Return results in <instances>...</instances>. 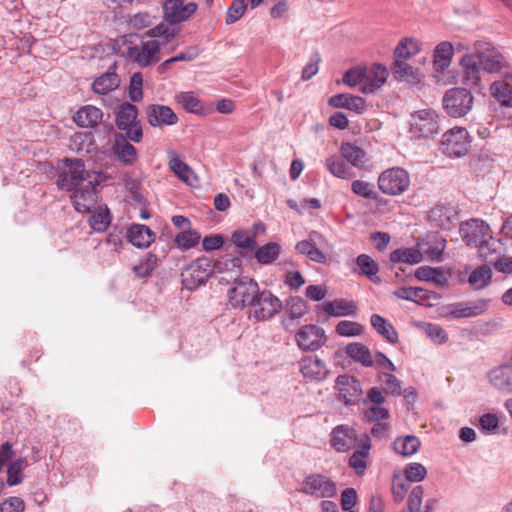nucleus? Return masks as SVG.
Instances as JSON below:
<instances>
[{"label":"nucleus","instance_id":"43","mask_svg":"<svg viewBox=\"0 0 512 512\" xmlns=\"http://www.w3.org/2000/svg\"><path fill=\"white\" fill-rule=\"evenodd\" d=\"M282 247L276 242H269L255 250L254 256L262 265L272 264L281 254Z\"/></svg>","mask_w":512,"mask_h":512},{"label":"nucleus","instance_id":"51","mask_svg":"<svg viewBox=\"0 0 512 512\" xmlns=\"http://www.w3.org/2000/svg\"><path fill=\"white\" fill-rule=\"evenodd\" d=\"M492 278V270L489 264L481 265L474 269L468 278V282L475 289H483L486 287Z\"/></svg>","mask_w":512,"mask_h":512},{"label":"nucleus","instance_id":"58","mask_svg":"<svg viewBox=\"0 0 512 512\" xmlns=\"http://www.w3.org/2000/svg\"><path fill=\"white\" fill-rule=\"evenodd\" d=\"M394 295L399 299L414 302L427 298L426 291L419 287H400L394 291Z\"/></svg>","mask_w":512,"mask_h":512},{"label":"nucleus","instance_id":"6","mask_svg":"<svg viewBox=\"0 0 512 512\" xmlns=\"http://www.w3.org/2000/svg\"><path fill=\"white\" fill-rule=\"evenodd\" d=\"M409 186L410 175L404 168L386 169L378 177V188L386 195H401L409 189Z\"/></svg>","mask_w":512,"mask_h":512},{"label":"nucleus","instance_id":"53","mask_svg":"<svg viewBox=\"0 0 512 512\" xmlns=\"http://www.w3.org/2000/svg\"><path fill=\"white\" fill-rule=\"evenodd\" d=\"M307 312V306L304 300L302 299H292L289 304L288 309V317L283 320V325L285 329H289L293 322L299 318H301L303 315H305Z\"/></svg>","mask_w":512,"mask_h":512},{"label":"nucleus","instance_id":"24","mask_svg":"<svg viewBox=\"0 0 512 512\" xmlns=\"http://www.w3.org/2000/svg\"><path fill=\"white\" fill-rule=\"evenodd\" d=\"M98 184L99 183L89 184L88 182L73 193L71 200L78 212L86 213L94 207L97 201L95 186Z\"/></svg>","mask_w":512,"mask_h":512},{"label":"nucleus","instance_id":"60","mask_svg":"<svg viewBox=\"0 0 512 512\" xmlns=\"http://www.w3.org/2000/svg\"><path fill=\"white\" fill-rule=\"evenodd\" d=\"M383 384V389L386 394L398 396L401 394V383L396 376L382 372L378 375Z\"/></svg>","mask_w":512,"mask_h":512},{"label":"nucleus","instance_id":"42","mask_svg":"<svg viewBox=\"0 0 512 512\" xmlns=\"http://www.w3.org/2000/svg\"><path fill=\"white\" fill-rule=\"evenodd\" d=\"M346 354L355 362L362 364L365 367L373 365V357L367 346L362 343H350L346 346Z\"/></svg>","mask_w":512,"mask_h":512},{"label":"nucleus","instance_id":"32","mask_svg":"<svg viewBox=\"0 0 512 512\" xmlns=\"http://www.w3.org/2000/svg\"><path fill=\"white\" fill-rule=\"evenodd\" d=\"M103 118V112L92 105H87L80 108L74 115V121L80 127L92 128L95 127Z\"/></svg>","mask_w":512,"mask_h":512},{"label":"nucleus","instance_id":"13","mask_svg":"<svg viewBox=\"0 0 512 512\" xmlns=\"http://www.w3.org/2000/svg\"><path fill=\"white\" fill-rule=\"evenodd\" d=\"M197 3L186 0H165L163 3L164 20L176 25L188 20L197 10Z\"/></svg>","mask_w":512,"mask_h":512},{"label":"nucleus","instance_id":"7","mask_svg":"<svg viewBox=\"0 0 512 512\" xmlns=\"http://www.w3.org/2000/svg\"><path fill=\"white\" fill-rule=\"evenodd\" d=\"M473 95L466 88H451L443 96L442 103L445 111L451 117H463L473 107Z\"/></svg>","mask_w":512,"mask_h":512},{"label":"nucleus","instance_id":"39","mask_svg":"<svg viewBox=\"0 0 512 512\" xmlns=\"http://www.w3.org/2000/svg\"><path fill=\"white\" fill-rule=\"evenodd\" d=\"M420 440L413 435L397 437L392 443V448L398 455L408 457L415 454L420 448Z\"/></svg>","mask_w":512,"mask_h":512},{"label":"nucleus","instance_id":"10","mask_svg":"<svg viewBox=\"0 0 512 512\" xmlns=\"http://www.w3.org/2000/svg\"><path fill=\"white\" fill-rule=\"evenodd\" d=\"M473 50L472 53L476 56L483 72L498 73L507 65L504 57L490 43L475 41Z\"/></svg>","mask_w":512,"mask_h":512},{"label":"nucleus","instance_id":"3","mask_svg":"<svg viewBox=\"0 0 512 512\" xmlns=\"http://www.w3.org/2000/svg\"><path fill=\"white\" fill-rule=\"evenodd\" d=\"M282 309V301L270 290H258L248 308L249 318L266 321L277 315Z\"/></svg>","mask_w":512,"mask_h":512},{"label":"nucleus","instance_id":"49","mask_svg":"<svg viewBox=\"0 0 512 512\" xmlns=\"http://www.w3.org/2000/svg\"><path fill=\"white\" fill-rule=\"evenodd\" d=\"M325 167L333 176L338 178L349 179L353 176L349 166L337 155L328 157L325 161Z\"/></svg>","mask_w":512,"mask_h":512},{"label":"nucleus","instance_id":"57","mask_svg":"<svg viewBox=\"0 0 512 512\" xmlns=\"http://www.w3.org/2000/svg\"><path fill=\"white\" fill-rule=\"evenodd\" d=\"M415 277L421 281H431L437 284H441L445 280L442 271L429 266H422L417 268L415 271Z\"/></svg>","mask_w":512,"mask_h":512},{"label":"nucleus","instance_id":"19","mask_svg":"<svg viewBox=\"0 0 512 512\" xmlns=\"http://www.w3.org/2000/svg\"><path fill=\"white\" fill-rule=\"evenodd\" d=\"M462 81L465 85L476 88L481 86L483 70L473 53H466L459 62Z\"/></svg>","mask_w":512,"mask_h":512},{"label":"nucleus","instance_id":"5","mask_svg":"<svg viewBox=\"0 0 512 512\" xmlns=\"http://www.w3.org/2000/svg\"><path fill=\"white\" fill-rule=\"evenodd\" d=\"M221 262L214 265L207 257L197 258L192 261L182 272V284L188 290H194L204 284L211 276L214 268L219 269Z\"/></svg>","mask_w":512,"mask_h":512},{"label":"nucleus","instance_id":"59","mask_svg":"<svg viewBox=\"0 0 512 512\" xmlns=\"http://www.w3.org/2000/svg\"><path fill=\"white\" fill-rule=\"evenodd\" d=\"M26 467L23 459L13 461L7 469V483L9 486H15L22 482L21 473Z\"/></svg>","mask_w":512,"mask_h":512},{"label":"nucleus","instance_id":"41","mask_svg":"<svg viewBox=\"0 0 512 512\" xmlns=\"http://www.w3.org/2000/svg\"><path fill=\"white\" fill-rule=\"evenodd\" d=\"M231 242L241 250L244 255L249 251H253L257 247L256 232L239 229L233 232Z\"/></svg>","mask_w":512,"mask_h":512},{"label":"nucleus","instance_id":"15","mask_svg":"<svg viewBox=\"0 0 512 512\" xmlns=\"http://www.w3.org/2000/svg\"><path fill=\"white\" fill-rule=\"evenodd\" d=\"M460 234L468 246L477 247L491 236V229L487 223L479 219H471L461 224Z\"/></svg>","mask_w":512,"mask_h":512},{"label":"nucleus","instance_id":"52","mask_svg":"<svg viewBox=\"0 0 512 512\" xmlns=\"http://www.w3.org/2000/svg\"><path fill=\"white\" fill-rule=\"evenodd\" d=\"M491 94L505 106L512 107V86L505 81H495L491 85Z\"/></svg>","mask_w":512,"mask_h":512},{"label":"nucleus","instance_id":"36","mask_svg":"<svg viewBox=\"0 0 512 512\" xmlns=\"http://www.w3.org/2000/svg\"><path fill=\"white\" fill-rule=\"evenodd\" d=\"M120 85V78L114 71H107L92 84V90L98 95H108L110 92L116 90Z\"/></svg>","mask_w":512,"mask_h":512},{"label":"nucleus","instance_id":"12","mask_svg":"<svg viewBox=\"0 0 512 512\" xmlns=\"http://www.w3.org/2000/svg\"><path fill=\"white\" fill-rule=\"evenodd\" d=\"M300 491L316 498H332L337 493L335 482L323 474L307 476Z\"/></svg>","mask_w":512,"mask_h":512},{"label":"nucleus","instance_id":"27","mask_svg":"<svg viewBox=\"0 0 512 512\" xmlns=\"http://www.w3.org/2000/svg\"><path fill=\"white\" fill-rule=\"evenodd\" d=\"M454 55V45L442 41L436 45L433 52V67L436 72L443 73L451 64Z\"/></svg>","mask_w":512,"mask_h":512},{"label":"nucleus","instance_id":"56","mask_svg":"<svg viewBox=\"0 0 512 512\" xmlns=\"http://www.w3.org/2000/svg\"><path fill=\"white\" fill-rule=\"evenodd\" d=\"M200 241V234L195 230H185L175 237V243L182 250L195 247Z\"/></svg>","mask_w":512,"mask_h":512},{"label":"nucleus","instance_id":"47","mask_svg":"<svg viewBox=\"0 0 512 512\" xmlns=\"http://www.w3.org/2000/svg\"><path fill=\"white\" fill-rule=\"evenodd\" d=\"M176 102L189 113L199 114L203 112V103L197 98L194 92H180L175 96Z\"/></svg>","mask_w":512,"mask_h":512},{"label":"nucleus","instance_id":"38","mask_svg":"<svg viewBox=\"0 0 512 512\" xmlns=\"http://www.w3.org/2000/svg\"><path fill=\"white\" fill-rule=\"evenodd\" d=\"M341 157L352 166L362 168L366 162V152L359 146L344 142L340 147Z\"/></svg>","mask_w":512,"mask_h":512},{"label":"nucleus","instance_id":"31","mask_svg":"<svg viewBox=\"0 0 512 512\" xmlns=\"http://www.w3.org/2000/svg\"><path fill=\"white\" fill-rule=\"evenodd\" d=\"M422 253L433 261H439L446 246V240L438 233L427 235L426 240L419 244Z\"/></svg>","mask_w":512,"mask_h":512},{"label":"nucleus","instance_id":"63","mask_svg":"<svg viewBox=\"0 0 512 512\" xmlns=\"http://www.w3.org/2000/svg\"><path fill=\"white\" fill-rule=\"evenodd\" d=\"M247 7V0H234L227 10L226 23L233 24L244 14Z\"/></svg>","mask_w":512,"mask_h":512},{"label":"nucleus","instance_id":"54","mask_svg":"<svg viewBox=\"0 0 512 512\" xmlns=\"http://www.w3.org/2000/svg\"><path fill=\"white\" fill-rule=\"evenodd\" d=\"M110 222L111 216L107 207H99L90 218V226L96 232H104L110 225Z\"/></svg>","mask_w":512,"mask_h":512},{"label":"nucleus","instance_id":"35","mask_svg":"<svg viewBox=\"0 0 512 512\" xmlns=\"http://www.w3.org/2000/svg\"><path fill=\"white\" fill-rule=\"evenodd\" d=\"M329 104L335 108H345L357 113L365 110V101L360 96L337 94L329 99Z\"/></svg>","mask_w":512,"mask_h":512},{"label":"nucleus","instance_id":"55","mask_svg":"<svg viewBox=\"0 0 512 512\" xmlns=\"http://www.w3.org/2000/svg\"><path fill=\"white\" fill-rule=\"evenodd\" d=\"M411 483L409 479L404 478L400 475H395L392 480V495L393 499L396 503H400L404 500Z\"/></svg>","mask_w":512,"mask_h":512},{"label":"nucleus","instance_id":"25","mask_svg":"<svg viewBox=\"0 0 512 512\" xmlns=\"http://www.w3.org/2000/svg\"><path fill=\"white\" fill-rule=\"evenodd\" d=\"M300 372L307 379L322 381L327 377L329 370L325 362L317 356H307L300 361Z\"/></svg>","mask_w":512,"mask_h":512},{"label":"nucleus","instance_id":"48","mask_svg":"<svg viewBox=\"0 0 512 512\" xmlns=\"http://www.w3.org/2000/svg\"><path fill=\"white\" fill-rule=\"evenodd\" d=\"M169 167L181 180L190 185L196 180L193 170L176 154L170 158Z\"/></svg>","mask_w":512,"mask_h":512},{"label":"nucleus","instance_id":"11","mask_svg":"<svg viewBox=\"0 0 512 512\" xmlns=\"http://www.w3.org/2000/svg\"><path fill=\"white\" fill-rule=\"evenodd\" d=\"M439 131V116L434 110L423 109L411 115L410 132L417 138L430 137Z\"/></svg>","mask_w":512,"mask_h":512},{"label":"nucleus","instance_id":"46","mask_svg":"<svg viewBox=\"0 0 512 512\" xmlns=\"http://www.w3.org/2000/svg\"><path fill=\"white\" fill-rule=\"evenodd\" d=\"M157 266V255L149 252L139 260L138 264L133 266L132 271L137 278H146L152 274Z\"/></svg>","mask_w":512,"mask_h":512},{"label":"nucleus","instance_id":"45","mask_svg":"<svg viewBox=\"0 0 512 512\" xmlns=\"http://www.w3.org/2000/svg\"><path fill=\"white\" fill-rule=\"evenodd\" d=\"M421 49V41L412 37L403 38L394 50L397 60H406L416 55Z\"/></svg>","mask_w":512,"mask_h":512},{"label":"nucleus","instance_id":"23","mask_svg":"<svg viewBox=\"0 0 512 512\" xmlns=\"http://www.w3.org/2000/svg\"><path fill=\"white\" fill-rule=\"evenodd\" d=\"M128 140L126 135L115 134L112 153L123 164L131 166L136 162L138 154L136 148Z\"/></svg>","mask_w":512,"mask_h":512},{"label":"nucleus","instance_id":"18","mask_svg":"<svg viewBox=\"0 0 512 512\" xmlns=\"http://www.w3.org/2000/svg\"><path fill=\"white\" fill-rule=\"evenodd\" d=\"M486 378L497 391L512 394V363L493 367L487 372Z\"/></svg>","mask_w":512,"mask_h":512},{"label":"nucleus","instance_id":"8","mask_svg":"<svg viewBox=\"0 0 512 512\" xmlns=\"http://www.w3.org/2000/svg\"><path fill=\"white\" fill-rule=\"evenodd\" d=\"M258 290L256 280L243 276L234 280L227 291V296L233 308H249Z\"/></svg>","mask_w":512,"mask_h":512},{"label":"nucleus","instance_id":"26","mask_svg":"<svg viewBox=\"0 0 512 512\" xmlns=\"http://www.w3.org/2000/svg\"><path fill=\"white\" fill-rule=\"evenodd\" d=\"M360 449L356 450L349 459V466L357 475H363L367 468V458L371 449L370 438L367 434L360 435Z\"/></svg>","mask_w":512,"mask_h":512},{"label":"nucleus","instance_id":"22","mask_svg":"<svg viewBox=\"0 0 512 512\" xmlns=\"http://www.w3.org/2000/svg\"><path fill=\"white\" fill-rule=\"evenodd\" d=\"M389 72L381 64H374L365 68L363 85L359 88L364 94H370L377 91L387 80Z\"/></svg>","mask_w":512,"mask_h":512},{"label":"nucleus","instance_id":"1","mask_svg":"<svg viewBox=\"0 0 512 512\" xmlns=\"http://www.w3.org/2000/svg\"><path fill=\"white\" fill-rule=\"evenodd\" d=\"M147 34L150 39L142 40L139 45L130 46L127 50L128 57L142 67L150 66L159 61L160 46L172 39L176 30L168 27L165 23H160L150 29Z\"/></svg>","mask_w":512,"mask_h":512},{"label":"nucleus","instance_id":"30","mask_svg":"<svg viewBox=\"0 0 512 512\" xmlns=\"http://www.w3.org/2000/svg\"><path fill=\"white\" fill-rule=\"evenodd\" d=\"M391 69L394 78L398 81L414 85L421 80L419 70L415 69L404 60H395Z\"/></svg>","mask_w":512,"mask_h":512},{"label":"nucleus","instance_id":"28","mask_svg":"<svg viewBox=\"0 0 512 512\" xmlns=\"http://www.w3.org/2000/svg\"><path fill=\"white\" fill-rule=\"evenodd\" d=\"M322 309L329 316L344 317L353 316L358 311V306L355 301L336 299L334 301H327L322 304Z\"/></svg>","mask_w":512,"mask_h":512},{"label":"nucleus","instance_id":"4","mask_svg":"<svg viewBox=\"0 0 512 512\" xmlns=\"http://www.w3.org/2000/svg\"><path fill=\"white\" fill-rule=\"evenodd\" d=\"M115 122L119 130L125 131L130 141L138 143L142 140L143 131L135 105L129 102L121 104L116 111Z\"/></svg>","mask_w":512,"mask_h":512},{"label":"nucleus","instance_id":"44","mask_svg":"<svg viewBox=\"0 0 512 512\" xmlns=\"http://www.w3.org/2000/svg\"><path fill=\"white\" fill-rule=\"evenodd\" d=\"M372 327L385 338L389 343H396L398 341V333L393 325L389 323L384 317L373 314L370 318Z\"/></svg>","mask_w":512,"mask_h":512},{"label":"nucleus","instance_id":"34","mask_svg":"<svg viewBox=\"0 0 512 512\" xmlns=\"http://www.w3.org/2000/svg\"><path fill=\"white\" fill-rule=\"evenodd\" d=\"M356 266L357 269H354V272L366 276L373 283L381 282V279L378 276L379 264L375 260H373L369 255L360 254L356 258Z\"/></svg>","mask_w":512,"mask_h":512},{"label":"nucleus","instance_id":"21","mask_svg":"<svg viewBox=\"0 0 512 512\" xmlns=\"http://www.w3.org/2000/svg\"><path fill=\"white\" fill-rule=\"evenodd\" d=\"M428 219L432 226L449 230L456 225L458 213L451 205L438 204L429 211Z\"/></svg>","mask_w":512,"mask_h":512},{"label":"nucleus","instance_id":"40","mask_svg":"<svg viewBox=\"0 0 512 512\" xmlns=\"http://www.w3.org/2000/svg\"><path fill=\"white\" fill-rule=\"evenodd\" d=\"M423 260V253L421 249L411 248H400L390 253V261L393 263H405L415 265Z\"/></svg>","mask_w":512,"mask_h":512},{"label":"nucleus","instance_id":"64","mask_svg":"<svg viewBox=\"0 0 512 512\" xmlns=\"http://www.w3.org/2000/svg\"><path fill=\"white\" fill-rule=\"evenodd\" d=\"M427 475L426 468L421 463H410L405 468V476L406 479H409V482H419L422 481Z\"/></svg>","mask_w":512,"mask_h":512},{"label":"nucleus","instance_id":"17","mask_svg":"<svg viewBox=\"0 0 512 512\" xmlns=\"http://www.w3.org/2000/svg\"><path fill=\"white\" fill-rule=\"evenodd\" d=\"M147 122L155 128L176 125L179 121L176 113L166 105L151 104L146 108Z\"/></svg>","mask_w":512,"mask_h":512},{"label":"nucleus","instance_id":"62","mask_svg":"<svg viewBox=\"0 0 512 512\" xmlns=\"http://www.w3.org/2000/svg\"><path fill=\"white\" fill-rule=\"evenodd\" d=\"M424 332L427 337L436 344H443L448 339L446 331L438 324L426 323L424 325Z\"/></svg>","mask_w":512,"mask_h":512},{"label":"nucleus","instance_id":"14","mask_svg":"<svg viewBox=\"0 0 512 512\" xmlns=\"http://www.w3.org/2000/svg\"><path fill=\"white\" fill-rule=\"evenodd\" d=\"M295 339L299 348L304 351H316L323 347L327 340L324 329L314 324L302 326Z\"/></svg>","mask_w":512,"mask_h":512},{"label":"nucleus","instance_id":"16","mask_svg":"<svg viewBox=\"0 0 512 512\" xmlns=\"http://www.w3.org/2000/svg\"><path fill=\"white\" fill-rule=\"evenodd\" d=\"M335 389L338 392V398L346 406L358 403L363 393L360 382L348 375H340L336 378Z\"/></svg>","mask_w":512,"mask_h":512},{"label":"nucleus","instance_id":"61","mask_svg":"<svg viewBox=\"0 0 512 512\" xmlns=\"http://www.w3.org/2000/svg\"><path fill=\"white\" fill-rule=\"evenodd\" d=\"M363 326L360 323L343 320L336 325V332L340 336L353 337L363 333Z\"/></svg>","mask_w":512,"mask_h":512},{"label":"nucleus","instance_id":"20","mask_svg":"<svg viewBox=\"0 0 512 512\" xmlns=\"http://www.w3.org/2000/svg\"><path fill=\"white\" fill-rule=\"evenodd\" d=\"M330 443L338 452H347L357 444L360 445V437L358 438L353 427L339 425L333 429Z\"/></svg>","mask_w":512,"mask_h":512},{"label":"nucleus","instance_id":"9","mask_svg":"<svg viewBox=\"0 0 512 512\" xmlns=\"http://www.w3.org/2000/svg\"><path fill=\"white\" fill-rule=\"evenodd\" d=\"M470 144L468 131L462 127H454L443 134L441 150L451 158H460L468 153Z\"/></svg>","mask_w":512,"mask_h":512},{"label":"nucleus","instance_id":"2","mask_svg":"<svg viewBox=\"0 0 512 512\" xmlns=\"http://www.w3.org/2000/svg\"><path fill=\"white\" fill-rule=\"evenodd\" d=\"M84 181L89 182V184L99 183L101 173L86 171L84 162L80 159H65L58 174V187L70 191L77 188Z\"/></svg>","mask_w":512,"mask_h":512},{"label":"nucleus","instance_id":"29","mask_svg":"<svg viewBox=\"0 0 512 512\" xmlns=\"http://www.w3.org/2000/svg\"><path fill=\"white\" fill-rule=\"evenodd\" d=\"M129 242L138 248H147L155 240L152 230L143 224H133L127 231Z\"/></svg>","mask_w":512,"mask_h":512},{"label":"nucleus","instance_id":"33","mask_svg":"<svg viewBox=\"0 0 512 512\" xmlns=\"http://www.w3.org/2000/svg\"><path fill=\"white\" fill-rule=\"evenodd\" d=\"M488 307L489 300L478 299L476 301H470L457 305L455 310L452 311V314L458 318L476 317L484 314L488 310Z\"/></svg>","mask_w":512,"mask_h":512},{"label":"nucleus","instance_id":"50","mask_svg":"<svg viewBox=\"0 0 512 512\" xmlns=\"http://www.w3.org/2000/svg\"><path fill=\"white\" fill-rule=\"evenodd\" d=\"M295 250L316 263H325L327 260L326 255L310 240L299 241L295 246Z\"/></svg>","mask_w":512,"mask_h":512},{"label":"nucleus","instance_id":"37","mask_svg":"<svg viewBox=\"0 0 512 512\" xmlns=\"http://www.w3.org/2000/svg\"><path fill=\"white\" fill-rule=\"evenodd\" d=\"M476 248L478 249L479 257L489 265L495 262L496 258L502 253V243L492 235Z\"/></svg>","mask_w":512,"mask_h":512}]
</instances>
